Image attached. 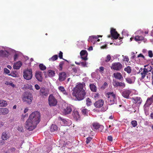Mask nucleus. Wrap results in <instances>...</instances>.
<instances>
[{
    "label": "nucleus",
    "mask_w": 153,
    "mask_h": 153,
    "mask_svg": "<svg viewBox=\"0 0 153 153\" xmlns=\"http://www.w3.org/2000/svg\"><path fill=\"white\" fill-rule=\"evenodd\" d=\"M23 77L25 79L30 80L32 77V72L31 69H27L23 71Z\"/></svg>",
    "instance_id": "obj_5"
},
{
    "label": "nucleus",
    "mask_w": 153,
    "mask_h": 153,
    "mask_svg": "<svg viewBox=\"0 0 153 153\" xmlns=\"http://www.w3.org/2000/svg\"><path fill=\"white\" fill-rule=\"evenodd\" d=\"M122 34L123 36H128V31L124 29L122 32Z\"/></svg>",
    "instance_id": "obj_46"
},
{
    "label": "nucleus",
    "mask_w": 153,
    "mask_h": 153,
    "mask_svg": "<svg viewBox=\"0 0 153 153\" xmlns=\"http://www.w3.org/2000/svg\"><path fill=\"white\" fill-rule=\"evenodd\" d=\"M66 75L64 72H61L59 73V79L60 81H64L66 79Z\"/></svg>",
    "instance_id": "obj_25"
},
{
    "label": "nucleus",
    "mask_w": 153,
    "mask_h": 153,
    "mask_svg": "<svg viewBox=\"0 0 153 153\" xmlns=\"http://www.w3.org/2000/svg\"><path fill=\"white\" fill-rule=\"evenodd\" d=\"M59 91L62 93L64 95H68V93L65 90L64 88L62 86H59L58 87Z\"/></svg>",
    "instance_id": "obj_27"
},
{
    "label": "nucleus",
    "mask_w": 153,
    "mask_h": 153,
    "mask_svg": "<svg viewBox=\"0 0 153 153\" xmlns=\"http://www.w3.org/2000/svg\"><path fill=\"white\" fill-rule=\"evenodd\" d=\"M1 138L3 140H6L9 138V136L7 134L5 131L2 132V134Z\"/></svg>",
    "instance_id": "obj_31"
},
{
    "label": "nucleus",
    "mask_w": 153,
    "mask_h": 153,
    "mask_svg": "<svg viewBox=\"0 0 153 153\" xmlns=\"http://www.w3.org/2000/svg\"><path fill=\"white\" fill-rule=\"evenodd\" d=\"M4 73L6 74H7L8 75L9 74H10V71L7 68H5L4 69Z\"/></svg>",
    "instance_id": "obj_50"
},
{
    "label": "nucleus",
    "mask_w": 153,
    "mask_h": 153,
    "mask_svg": "<svg viewBox=\"0 0 153 153\" xmlns=\"http://www.w3.org/2000/svg\"><path fill=\"white\" fill-rule=\"evenodd\" d=\"M104 68L103 67H100L99 69H97L96 71V72L97 73L98 71H100V73H103V72L104 71Z\"/></svg>",
    "instance_id": "obj_41"
},
{
    "label": "nucleus",
    "mask_w": 153,
    "mask_h": 153,
    "mask_svg": "<svg viewBox=\"0 0 153 153\" xmlns=\"http://www.w3.org/2000/svg\"><path fill=\"white\" fill-rule=\"evenodd\" d=\"M136 78L135 76H133L131 78L127 77L125 79L126 81L128 84H132L134 83Z\"/></svg>",
    "instance_id": "obj_23"
},
{
    "label": "nucleus",
    "mask_w": 153,
    "mask_h": 153,
    "mask_svg": "<svg viewBox=\"0 0 153 153\" xmlns=\"http://www.w3.org/2000/svg\"><path fill=\"white\" fill-rule=\"evenodd\" d=\"M64 64V62H60V63L59 64V67L61 68L62 69V66H63V65Z\"/></svg>",
    "instance_id": "obj_63"
},
{
    "label": "nucleus",
    "mask_w": 153,
    "mask_h": 153,
    "mask_svg": "<svg viewBox=\"0 0 153 153\" xmlns=\"http://www.w3.org/2000/svg\"><path fill=\"white\" fill-rule=\"evenodd\" d=\"M85 85V84L80 83L73 89L72 94L76 97V100L80 101L85 98L86 94L85 88L84 87Z\"/></svg>",
    "instance_id": "obj_2"
},
{
    "label": "nucleus",
    "mask_w": 153,
    "mask_h": 153,
    "mask_svg": "<svg viewBox=\"0 0 153 153\" xmlns=\"http://www.w3.org/2000/svg\"><path fill=\"white\" fill-rule=\"evenodd\" d=\"M141 72V79H143L144 78L146 75H148L149 73L144 68L142 69V68H140L139 70V72Z\"/></svg>",
    "instance_id": "obj_20"
},
{
    "label": "nucleus",
    "mask_w": 153,
    "mask_h": 153,
    "mask_svg": "<svg viewBox=\"0 0 153 153\" xmlns=\"http://www.w3.org/2000/svg\"><path fill=\"white\" fill-rule=\"evenodd\" d=\"M102 36H90L88 39V42H91L94 44L95 43L96 40H97L99 37H102Z\"/></svg>",
    "instance_id": "obj_16"
},
{
    "label": "nucleus",
    "mask_w": 153,
    "mask_h": 153,
    "mask_svg": "<svg viewBox=\"0 0 153 153\" xmlns=\"http://www.w3.org/2000/svg\"><path fill=\"white\" fill-rule=\"evenodd\" d=\"M143 107L145 113L146 115L147 116L149 114V107H147V106H145V105H144Z\"/></svg>",
    "instance_id": "obj_38"
},
{
    "label": "nucleus",
    "mask_w": 153,
    "mask_h": 153,
    "mask_svg": "<svg viewBox=\"0 0 153 153\" xmlns=\"http://www.w3.org/2000/svg\"><path fill=\"white\" fill-rule=\"evenodd\" d=\"M131 124L133 127H135L137 125V121L135 120H134L131 122Z\"/></svg>",
    "instance_id": "obj_49"
},
{
    "label": "nucleus",
    "mask_w": 153,
    "mask_h": 153,
    "mask_svg": "<svg viewBox=\"0 0 153 153\" xmlns=\"http://www.w3.org/2000/svg\"><path fill=\"white\" fill-rule=\"evenodd\" d=\"M104 102V101L102 100H100L96 101L94 105L96 108H100L103 106Z\"/></svg>",
    "instance_id": "obj_18"
},
{
    "label": "nucleus",
    "mask_w": 153,
    "mask_h": 153,
    "mask_svg": "<svg viewBox=\"0 0 153 153\" xmlns=\"http://www.w3.org/2000/svg\"><path fill=\"white\" fill-rule=\"evenodd\" d=\"M59 119L63 123V124L64 126H68L71 124V121L69 120L64 119L60 117H59Z\"/></svg>",
    "instance_id": "obj_19"
},
{
    "label": "nucleus",
    "mask_w": 153,
    "mask_h": 153,
    "mask_svg": "<svg viewBox=\"0 0 153 153\" xmlns=\"http://www.w3.org/2000/svg\"><path fill=\"white\" fill-rule=\"evenodd\" d=\"M132 91L131 89H124L121 93L122 96L124 98L128 99L129 98V96Z\"/></svg>",
    "instance_id": "obj_8"
},
{
    "label": "nucleus",
    "mask_w": 153,
    "mask_h": 153,
    "mask_svg": "<svg viewBox=\"0 0 153 153\" xmlns=\"http://www.w3.org/2000/svg\"><path fill=\"white\" fill-rule=\"evenodd\" d=\"M9 56V52L7 50H0V58H7Z\"/></svg>",
    "instance_id": "obj_14"
},
{
    "label": "nucleus",
    "mask_w": 153,
    "mask_h": 153,
    "mask_svg": "<svg viewBox=\"0 0 153 153\" xmlns=\"http://www.w3.org/2000/svg\"><path fill=\"white\" fill-rule=\"evenodd\" d=\"M36 79L39 81L41 82L42 81V78L41 73L39 72H36L35 75Z\"/></svg>",
    "instance_id": "obj_28"
},
{
    "label": "nucleus",
    "mask_w": 153,
    "mask_h": 153,
    "mask_svg": "<svg viewBox=\"0 0 153 153\" xmlns=\"http://www.w3.org/2000/svg\"><path fill=\"white\" fill-rule=\"evenodd\" d=\"M1 114L6 115L8 114L9 112V110L7 108H1Z\"/></svg>",
    "instance_id": "obj_33"
},
{
    "label": "nucleus",
    "mask_w": 153,
    "mask_h": 153,
    "mask_svg": "<svg viewBox=\"0 0 153 153\" xmlns=\"http://www.w3.org/2000/svg\"><path fill=\"white\" fill-rule=\"evenodd\" d=\"M124 70L128 74H129L131 73V68L129 66H128L127 67L125 68H124Z\"/></svg>",
    "instance_id": "obj_43"
},
{
    "label": "nucleus",
    "mask_w": 153,
    "mask_h": 153,
    "mask_svg": "<svg viewBox=\"0 0 153 153\" xmlns=\"http://www.w3.org/2000/svg\"><path fill=\"white\" fill-rule=\"evenodd\" d=\"M8 75L12 76L13 77H16V74L14 73H11V74H9Z\"/></svg>",
    "instance_id": "obj_60"
},
{
    "label": "nucleus",
    "mask_w": 153,
    "mask_h": 153,
    "mask_svg": "<svg viewBox=\"0 0 153 153\" xmlns=\"http://www.w3.org/2000/svg\"><path fill=\"white\" fill-rule=\"evenodd\" d=\"M144 38V37L141 36H139L138 35L136 36L134 38L135 40L136 41L142 40Z\"/></svg>",
    "instance_id": "obj_37"
},
{
    "label": "nucleus",
    "mask_w": 153,
    "mask_h": 153,
    "mask_svg": "<svg viewBox=\"0 0 153 153\" xmlns=\"http://www.w3.org/2000/svg\"><path fill=\"white\" fill-rule=\"evenodd\" d=\"M108 108L107 106L106 105L102 108L101 109V110L103 111H105L108 109Z\"/></svg>",
    "instance_id": "obj_58"
},
{
    "label": "nucleus",
    "mask_w": 153,
    "mask_h": 153,
    "mask_svg": "<svg viewBox=\"0 0 153 153\" xmlns=\"http://www.w3.org/2000/svg\"><path fill=\"white\" fill-rule=\"evenodd\" d=\"M106 95L109 105H111L116 103L117 101L116 95L113 92H108Z\"/></svg>",
    "instance_id": "obj_3"
},
{
    "label": "nucleus",
    "mask_w": 153,
    "mask_h": 153,
    "mask_svg": "<svg viewBox=\"0 0 153 153\" xmlns=\"http://www.w3.org/2000/svg\"><path fill=\"white\" fill-rule=\"evenodd\" d=\"M143 32L141 30H138L135 32V34H137L138 33H139L140 35L142 34L143 33Z\"/></svg>",
    "instance_id": "obj_57"
},
{
    "label": "nucleus",
    "mask_w": 153,
    "mask_h": 153,
    "mask_svg": "<svg viewBox=\"0 0 153 153\" xmlns=\"http://www.w3.org/2000/svg\"><path fill=\"white\" fill-rule=\"evenodd\" d=\"M88 63L86 62L85 61L84 62H81L80 65L83 67H87V65Z\"/></svg>",
    "instance_id": "obj_45"
},
{
    "label": "nucleus",
    "mask_w": 153,
    "mask_h": 153,
    "mask_svg": "<svg viewBox=\"0 0 153 153\" xmlns=\"http://www.w3.org/2000/svg\"><path fill=\"white\" fill-rule=\"evenodd\" d=\"M89 86L90 89L92 91L94 92L96 91V87L95 85L93 84H91Z\"/></svg>",
    "instance_id": "obj_34"
},
{
    "label": "nucleus",
    "mask_w": 153,
    "mask_h": 153,
    "mask_svg": "<svg viewBox=\"0 0 153 153\" xmlns=\"http://www.w3.org/2000/svg\"><path fill=\"white\" fill-rule=\"evenodd\" d=\"M72 115L75 120L78 121L80 120V116L78 111H73Z\"/></svg>",
    "instance_id": "obj_15"
},
{
    "label": "nucleus",
    "mask_w": 153,
    "mask_h": 153,
    "mask_svg": "<svg viewBox=\"0 0 153 153\" xmlns=\"http://www.w3.org/2000/svg\"><path fill=\"white\" fill-rule=\"evenodd\" d=\"M80 57L83 60L86 61L88 59V53L85 50H82L81 51L80 53Z\"/></svg>",
    "instance_id": "obj_13"
},
{
    "label": "nucleus",
    "mask_w": 153,
    "mask_h": 153,
    "mask_svg": "<svg viewBox=\"0 0 153 153\" xmlns=\"http://www.w3.org/2000/svg\"><path fill=\"white\" fill-rule=\"evenodd\" d=\"M9 50L10 51L12 52L13 53H14V59L15 61H16L18 56V54L17 53V52L11 48H9Z\"/></svg>",
    "instance_id": "obj_29"
},
{
    "label": "nucleus",
    "mask_w": 153,
    "mask_h": 153,
    "mask_svg": "<svg viewBox=\"0 0 153 153\" xmlns=\"http://www.w3.org/2000/svg\"><path fill=\"white\" fill-rule=\"evenodd\" d=\"M22 65V62L20 61H18L14 63L13 65V68L15 69H19Z\"/></svg>",
    "instance_id": "obj_26"
},
{
    "label": "nucleus",
    "mask_w": 153,
    "mask_h": 153,
    "mask_svg": "<svg viewBox=\"0 0 153 153\" xmlns=\"http://www.w3.org/2000/svg\"><path fill=\"white\" fill-rule=\"evenodd\" d=\"M17 129L19 131L21 132H23L24 131L23 126L21 125L18 126Z\"/></svg>",
    "instance_id": "obj_51"
},
{
    "label": "nucleus",
    "mask_w": 153,
    "mask_h": 153,
    "mask_svg": "<svg viewBox=\"0 0 153 153\" xmlns=\"http://www.w3.org/2000/svg\"><path fill=\"white\" fill-rule=\"evenodd\" d=\"M63 114L65 115L70 114L72 110V106L66 103H63L62 107Z\"/></svg>",
    "instance_id": "obj_4"
},
{
    "label": "nucleus",
    "mask_w": 153,
    "mask_h": 153,
    "mask_svg": "<svg viewBox=\"0 0 153 153\" xmlns=\"http://www.w3.org/2000/svg\"><path fill=\"white\" fill-rule=\"evenodd\" d=\"M62 55H63L62 52V51H60L59 52V57L60 59H63V58H62V56H63Z\"/></svg>",
    "instance_id": "obj_59"
},
{
    "label": "nucleus",
    "mask_w": 153,
    "mask_h": 153,
    "mask_svg": "<svg viewBox=\"0 0 153 153\" xmlns=\"http://www.w3.org/2000/svg\"><path fill=\"white\" fill-rule=\"evenodd\" d=\"M146 81H149L150 79L151 78V74L150 73H149L148 74V75H146Z\"/></svg>",
    "instance_id": "obj_52"
},
{
    "label": "nucleus",
    "mask_w": 153,
    "mask_h": 153,
    "mask_svg": "<svg viewBox=\"0 0 153 153\" xmlns=\"http://www.w3.org/2000/svg\"><path fill=\"white\" fill-rule=\"evenodd\" d=\"M35 87L36 89L37 90H39L40 88V86L37 84H36L35 85Z\"/></svg>",
    "instance_id": "obj_64"
},
{
    "label": "nucleus",
    "mask_w": 153,
    "mask_h": 153,
    "mask_svg": "<svg viewBox=\"0 0 153 153\" xmlns=\"http://www.w3.org/2000/svg\"><path fill=\"white\" fill-rule=\"evenodd\" d=\"M145 69H146V70L149 73V72L151 71L152 69V67L149 65H146L144 66Z\"/></svg>",
    "instance_id": "obj_35"
},
{
    "label": "nucleus",
    "mask_w": 153,
    "mask_h": 153,
    "mask_svg": "<svg viewBox=\"0 0 153 153\" xmlns=\"http://www.w3.org/2000/svg\"><path fill=\"white\" fill-rule=\"evenodd\" d=\"M39 66L40 69L42 71L45 70L46 68V66L42 64H39Z\"/></svg>",
    "instance_id": "obj_47"
},
{
    "label": "nucleus",
    "mask_w": 153,
    "mask_h": 153,
    "mask_svg": "<svg viewBox=\"0 0 153 153\" xmlns=\"http://www.w3.org/2000/svg\"><path fill=\"white\" fill-rule=\"evenodd\" d=\"M78 70V68L76 67H73L72 68V70L75 73H76L77 72Z\"/></svg>",
    "instance_id": "obj_56"
},
{
    "label": "nucleus",
    "mask_w": 153,
    "mask_h": 153,
    "mask_svg": "<svg viewBox=\"0 0 153 153\" xmlns=\"http://www.w3.org/2000/svg\"><path fill=\"white\" fill-rule=\"evenodd\" d=\"M112 37L114 39H117L118 38L119 36L115 30L114 29H111L110 31Z\"/></svg>",
    "instance_id": "obj_17"
},
{
    "label": "nucleus",
    "mask_w": 153,
    "mask_h": 153,
    "mask_svg": "<svg viewBox=\"0 0 153 153\" xmlns=\"http://www.w3.org/2000/svg\"><path fill=\"white\" fill-rule=\"evenodd\" d=\"M107 139L109 141H112L113 140V138L112 136H108Z\"/></svg>",
    "instance_id": "obj_62"
},
{
    "label": "nucleus",
    "mask_w": 153,
    "mask_h": 153,
    "mask_svg": "<svg viewBox=\"0 0 153 153\" xmlns=\"http://www.w3.org/2000/svg\"><path fill=\"white\" fill-rule=\"evenodd\" d=\"M58 127L56 125L52 124L50 128V130L51 132H53L57 130Z\"/></svg>",
    "instance_id": "obj_32"
},
{
    "label": "nucleus",
    "mask_w": 153,
    "mask_h": 153,
    "mask_svg": "<svg viewBox=\"0 0 153 153\" xmlns=\"http://www.w3.org/2000/svg\"><path fill=\"white\" fill-rule=\"evenodd\" d=\"M92 128L94 131L98 129L100 131H102L104 128V127L102 125L100 124L99 123H95L93 124Z\"/></svg>",
    "instance_id": "obj_11"
},
{
    "label": "nucleus",
    "mask_w": 153,
    "mask_h": 153,
    "mask_svg": "<svg viewBox=\"0 0 153 153\" xmlns=\"http://www.w3.org/2000/svg\"><path fill=\"white\" fill-rule=\"evenodd\" d=\"M33 96L30 94H26L23 98L24 102H26L28 104H30L33 100Z\"/></svg>",
    "instance_id": "obj_7"
},
{
    "label": "nucleus",
    "mask_w": 153,
    "mask_h": 153,
    "mask_svg": "<svg viewBox=\"0 0 153 153\" xmlns=\"http://www.w3.org/2000/svg\"><path fill=\"white\" fill-rule=\"evenodd\" d=\"M114 77L116 79L119 80H122L123 79V77L121 74L120 72L114 73L113 74Z\"/></svg>",
    "instance_id": "obj_22"
},
{
    "label": "nucleus",
    "mask_w": 153,
    "mask_h": 153,
    "mask_svg": "<svg viewBox=\"0 0 153 153\" xmlns=\"http://www.w3.org/2000/svg\"><path fill=\"white\" fill-rule=\"evenodd\" d=\"M55 72L54 71L50 70L48 71V75L49 77H52L55 75Z\"/></svg>",
    "instance_id": "obj_39"
},
{
    "label": "nucleus",
    "mask_w": 153,
    "mask_h": 153,
    "mask_svg": "<svg viewBox=\"0 0 153 153\" xmlns=\"http://www.w3.org/2000/svg\"><path fill=\"white\" fill-rule=\"evenodd\" d=\"M111 59V56L109 54H108L107 55L106 59H105V62H109Z\"/></svg>",
    "instance_id": "obj_53"
},
{
    "label": "nucleus",
    "mask_w": 153,
    "mask_h": 153,
    "mask_svg": "<svg viewBox=\"0 0 153 153\" xmlns=\"http://www.w3.org/2000/svg\"><path fill=\"white\" fill-rule=\"evenodd\" d=\"M5 84L7 85H9L12 86L13 88L15 86V85L11 81H6Z\"/></svg>",
    "instance_id": "obj_44"
},
{
    "label": "nucleus",
    "mask_w": 153,
    "mask_h": 153,
    "mask_svg": "<svg viewBox=\"0 0 153 153\" xmlns=\"http://www.w3.org/2000/svg\"><path fill=\"white\" fill-rule=\"evenodd\" d=\"M40 115L39 112L36 111L33 112L26 122V128L29 131L33 130L40 122Z\"/></svg>",
    "instance_id": "obj_1"
},
{
    "label": "nucleus",
    "mask_w": 153,
    "mask_h": 153,
    "mask_svg": "<svg viewBox=\"0 0 153 153\" xmlns=\"http://www.w3.org/2000/svg\"><path fill=\"white\" fill-rule=\"evenodd\" d=\"M7 105L6 101L3 100H0V107H4Z\"/></svg>",
    "instance_id": "obj_30"
},
{
    "label": "nucleus",
    "mask_w": 153,
    "mask_h": 153,
    "mask_svg": "<svg viewBox=\"0 0 153 153\" xmlns=\"http://www.w3.org/2000/svg\"><path fill=\"white\" fill-rule=\"evenodd\" d=\"M112 83L113 85L115 87H120L121 88H123L126 86V85L124 82L117 81L114 79L113 80Z\"/></svg>",
    "instance_id": "obj_10"
},
{
    "label": "nucleus",
    "mask_w": 153,
    "mask_h": 153,
    "mask_svg": "<svg viewBox=\"0 0 153 153\" xmlns=\"http://www.w3.org/2000/svg\"><path fill=\"white\" fill-rule=\"evenodd\" d=\"M148 56L150 58H152L153 56V53L152 51L150 50L148 51Z\"/></svg>",
    "instance_id": "obj_54"
},
{
    "label": "nucleus",
    "mask_w": 153,
    "mask_h": 153,
    "mask_svg": "<svg viewBox=\"0 0 153 153\" xmlns=\"http://www.w3.org/2000/svg\"><path fill=\"white\" fill-rule=\"evenodd\" d=\"M153 102V95L150 98H148L146 103L145 104V106L149 107Z\"/></svg>",
    "instance_id": "obj_21"
},
{
    "label": "nucleus",
    "mask_w": 153,
    "mask_h": 153,
    "mask_svg": "<svg viewBox=\"0 0 153 153\" xmlns=\"http://www.w3.org/2000/svg\"><path fill=\"white\" fill-rule=\"evenodd\" d=\"M58 59V56L57 55H55L52 56L49 59V61H54Z\"/></svg>",
    "instance_id": "obj_40"
},
{
    "label": "nucleus",
    "mask_w": 153,
    "mask_h": 153,
    "mask_svg": "<svg viewBox=\"0 0 153 153\" xmlns=\"http://www.w3.org/2000/svg\"><path fill=\"white\" fill-rule=\"evenodd\" d=\"M86 105L88 106H91L92 104L91 100L89 98H87L86 99Z\"/></svg>",
    "instance_id": "obj_36"
},
{
    "label": "nucleus",
    "mask_w": 153,
    "mask_h": 153,
    "mask_svg": "<svg viewBox=\"0 0 153 153\" xmlns=\"http://www.w3.org/2000/svg\"><path fill=\"white\" fill-rule=\"evenodd\" d=\"M122 65L120 62H114L112 64L111 68L114 70L119 71L122 68Z\"/></svg>",
    "instance_id": "obj_9"
},
{
    "label": "nucleus",
    "mask_w": 153,
    "mask_h": 153,
    "mask_svg": "<svg viewBox=\"0 0 153 153\" xmlns=\"http://www.w3.org/2000/svg\"><path fill=\"white\" fill-rule=\"evenodd\" d=\"M122 56L123 58V60L126 61L127 62H128L129 61V58L127 56Z\"/></svg>",
    "instance_id": "obj_55"
},
{
    "label": "nucleus",
    "mask_w": 153,
    "mask_h": 153,
    "mask_svg": "<svg viewBox=\"0 0 153 153\" xmlns=\"http://www.w3.org/2000/svg\"><path fill=\"white\" fill-rule=\"evenodd\" d=\"M131 99L132 100H133V102L135 103L140 104L142 102V99L140 97H132Z\"/></svg>",
    "instance_id": "obj_24"
},
{
    "label": "nucleus",
    "mask_w": 153,
    "mask_h": 153,
    "mask_svg": "<svg viewBox=\"0 0 153 153\" xmlns=\"http://www.w3.org/2000/svg\"><path fill=\"white\" fill-rule=\"evenodd\" d=\"M82 112L83 114L87 115L88 112V110L86 108L83 109L82 110Z\"/></svg>",
    "instance_id": "obj_48"
},
{
    "label": "nucleus",
    "mask_w": 153,
    "mask_h": 153,
    "mask_svg": "<svg viewBox=\"0 0 153 153\" xmlns=\"http://www.w3.org/2000/svg\"><path fill=\"white\" fill-rule=\"evenodd\" d=\"M49 90L44 87L41 88L40 89L39 94L41 96L46 97L49 94Z\"/></svg>",
    "instance_id": "obj_12"
},
{
    "label": "nucleus",
    "mask_w": 153,
    "mask_h": 153,
    "mask_svg": "<svg viewBox=\"0 0 153 153\" xmlns=\"http://www.w3.org/2000/svg\"><path fill=\"white\" fill-rule=\"evenodd\" d=\"M93 137H88L86 139L85 143L87 144L89 143L92 140Z\"/></svg>",
    "instance_id": "obj_42"
},
{
    "label": "nucleus",
    "mask_w": 153,
    "mask_h": 153,
    "mask_svg": "<svg viewBox=\"0 0 153 153\" xmlns=\"http://www.w3.org/2000/svg\"><path fill=\"white\" fill-rule=\"evenodd\" d=\"M97 73L96 72H93L91 74V76L93 78H95L96 77V74Z\"/></svg>",
    "instance_id": "obj_61"
},
{
    "label": "nucleus",
    "mask_w": 153,
    "mask_h": 153,
    "mask_svg": "<svg viewBox=\"0 0 153 153\" xmlns=\"http://www.w3.org/2000/svg\"><path fill=\"white\" fill-rule=\"evenodd\" d=\"M48 101L49 105L50 106H56L57 104V100L52 94H51L49 95L48 98Z\"/></svg>",
    "instance_id": "obj_6"
}]
</instances>
